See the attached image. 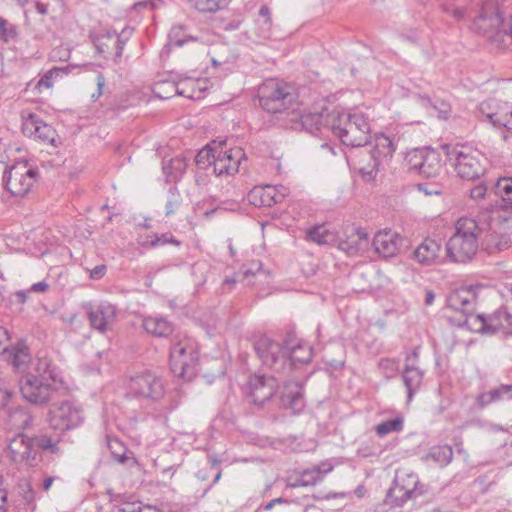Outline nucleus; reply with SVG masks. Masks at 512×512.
I'll return each instance as SVG.
<instances>
[{
  "label": "nucleus",
  "mask_w": 512,
  "mask_h": 512,
  "mask_svg": "<svg viewBox=\"0 0 512 512\" xmlns=\"http://www.w3.org/2000/svg\"><path fill=\"white\" fill-rule=\"evenodd\" d=\"M259 105L268 113L287 110L295 100L292 86L277 79L265 80L257 90Z\"/></svg>",
  "instance_id": "nucleus-10"
},
{
  "label": "nucleus",
  "mask_w": 512,
  "mask_h": 512,
  "mask_svg": "<svg viewBox=\"0 0 512 512\" xmlns=\"http://www.w3.org/2000/svg\"><path fill=\"white\" fill-rule=\"evenodd\" d=\"M7 361L18 371H23L31 362V354L25 343L19 342L5 351Z\"/></svg>",
  "instance_id": "nucleus-31"
},
{
  "label": "nucleus",
  "mask_w": 512,
  "mask_h": 512,
  "mask_svg": "<svg viewBox=\"0 0 512 512\" xmlns=\"http://www.w3.org/2000/svg\"><path fill=\"white\" fill-rule=\"evenodd\" d=\"M289 193V188L284 185H263L253 187L247 198L256 207H272L283 202Z\"/></svg>",
  "instance_id": "nucleus-19"
},
{
  "label": "nucleus",
  "mask_w": 512,
  "mask_h": 512,
  "mask_svg": "<svg viewBox=\"0 0 512 512\" xmlns=\"http://www.w3.org/2000/svg\"><path fill=\"white\" fill-rule=\"evenodd\" d=\"M143 327L149 333L157 337H167L173 332V324L161 316L146 317Z\"/></svg>",
  "instance_id": "nucleus-33"
},
{
  "label": "nucleus",
  "mask_w": 512,
  "mask_h": 512,
  "mask_svg": "<svg viewBox=\"0 0 512 512\" xmlns=\"http://www.w3.org/2000/svg\"><path fill=\"white\" fill-rule=\"evenodd\" d=\"M188 166V159L183 155H178L171 159H163L162 171L167 182H178L182 179Z\"/></svg>",
  "instance_id": "nucleus-30"
},
{
  "label": "nucleus",
  "mask_w": 512,
  "mask_h": 512,
  "mask_svg": "<svg viewBox=\"0 0 512 512\" xmlns=\"http://www.w3.org/2000/svg\"><path fill=\"white\" fill-rule=\"evenodd\" d=\"M164 394L165 385L163 379L150 371L131 377L127 385V396L133 398L156 402L161 400Z\"/></svg>",
  "instance_id": "nucleus-12"
},
{
  "label": "nucleus",
  "mask_w": 512,
  "mask_h": 512,
  "mask_svg": "<svg viewBox=\"0 0 512 512\" xmlns=\"http://www.w3.org/2000/svg\"><path fill=\"white\" fill-rule=\"evenodd\" d=\"M444 148L461 179L475 181L485 174L486 158L478 149L468 145H446Z\"/></svg>",
  "instance_id": "nucleus-8"
},
{
  "label": "nucleus",
  "mask_w": 512,
  "mask_h": 512,
  "mask_svg": "<svg viewBox=\"0 0 512 512\" xmlns=\"http://www.w3.org/2000/svg\"><path fill=\"white\" fill-rule=\"evenodd\" d=\"M65 73V69L54 67L47 71L37 82L36 87L39 91L42 90V88L49 89L53 86V80L57 77H60Z\"/></svg>",
  "instance_id": "nucleus-49"
},
{
  "label": "nucleus",
  "mask_w": 512,
  "mask_h": 512,
  "mask_svg": "<svg viewBox=\"0 0 512 512\" xmlns=\"http://www.w3.org/2000/svg\"><path fill=\"white\" fill-rule=\"evenodd\" d=\"M496 102L494 100L483 101L479 105V119L488 122V115L495 114Z\"/></svg>",
  "instance_id": "nucleus-53"
},
{
  "label": "nucleus",
  "mask_w": 512,
  "mask_h": 512,
  "mask_svg": "<svg viewBox=\"0 0 512 512\" xmlns=\"http://www.w3.org/2000/svg\"><path fill=\"white\" fill-rule=\"evenodd\" d=\"M281 404L284 409L299 413L304 407L302 387L298 383H289L281 395Z\"/></svg>",
  "instance_id": "nucleus-29"
},
{
  "label": "nucleus",
  "mask_w": 512,
  "mask_h": 512,
  "mask_svg": "<svg viewBox=\"0 0 512 512\" xmlns=\"http://www.w3.org/2000/svg\"><path fill=\"white\" fill-rule=\"evenodd\" d=\"M326 123L331 133L346 146H367L371 138L370 123L362 113L350 114L334 109L327 114Z\"/></svg>",
  "instance_id": "nucleus-6"
},
{
  "label": "nucleus",
  "mask_w": 512,
  "mask_h": 512,
  "mask_svg": "<svg viewBox=\"0 0 512 512\" xmlns=\"http://www.w3.org/2000/svg\"><path fill=\"white\" fill-rule=\"evenodd\" d=\"M22 396L32 404H45L64 389L61 372L46 351L36 355L34 373H26L19 380Z\"/></svg>",
  "instance_id": "nucleus-3"
},
{
  "label": "nucleus",
  "mask_w": 512,
  "mask_h": 512,
  "mask_svg": "<svg viewBox=\"0 0 512 512\" xmlns=\"http://www.w3.org/2000/svg\"><path fill=\"white\" fill-rule=\"evenodd\" d=\"M419 191H423L425 195H437L440 194V189L438 186L433 185L432 188H427L426 184H418L417 185Z\"/></svg>",
  "instance_id": "nucleus-64"
},
{
  "label": "nucleus",
  "mask_w": 512,
  "mask_h": 512,
  "mask_svg": "<svg viewBox=\"0 0 512 512\" xmlns=\"http://www.w3.org/2000/svg\"><path fill=\"white\" fill-rule=\"evenodd\" d=\"M481 285L463 286L453 291L448 297V307L460 311L465 319L461 325L482 334L512 335V314L506 307H500L492 314H474V306Z\"/></svg>",
  "instance_id": "nucleus-1"
},
{
  "label": "nucleus",
  "mask_w": 512,
  "mask_h": 512,
  "mask_svg": "<svg viewBox=\"0 0 512 512\" xmlns=\"http://www.w3.org/2000/svg\"><path fill=\"white\" fill-rule=\"evenodd\" d=\"M444 11L451 15L456 20H462L466 15V9L463 7H457L453 3H447L443 5Z\"/></svg>",
  "instance_id": "nucleus-54"
},
{
  "label": "nucleus",
  "mask_w": 512,
  "mask_h": 512,
  "mask_svg": "<svg viewBox=\"0 0 512 512\" xmlns=\"http://www.w3.org/2000/svg\"><path fill=\"white\" fill-rule=\"evenodd\" d=\"M442 246L432 238H425L413 251V258L421 265H437L442 262Z\"/></svg>",
  "instance_id": "nucleus-24"
},
{
  "label": "nucleus",
  "mask_w": 512,
  "mask_h": 512,
  "mask_svg": "<svg viewBox=\"0 0 512 512\" xmlns=\"http://www.w3.org/2000/svg\"><path fill=\"white\" fill-rule=\"evenodd\" d=\"M398 142L399 138L395 135L388 136L383 133L376 134L372 142L369 140L367 145H369L372 155H367V157L373 159V164L370 166V173L379 171L381 168L388 165L397 149Z\"/></svg>",
  "instance_id": "nucleus-18"
},
{
  "label": "nucleus",
  "mask_w": 512,
  "mask_h": 512,
  "mask_svg": "<svg viewBox=\"0 0 512 512\" xmlns=\"http://www.w3.org/2000/svg\"><path fill=\"white\" fill-rule=\"evenodd\" d=\"M141 502L138 501H122L115 504L111 512H140Z\"/></svg>",
  "instance_id": "nucleus-52"
},
{
  "label": "nucleus",
  "mask_w": 512,
  "mask_h": 512,
  "mask_svg": "<svg viewBox=\"0 0 512 512\" xmlns=\"http://www.w3.org/2000/svg\"><path fill=\"white\" fill-rule=\"evenodd\" d=\"M17 36L16 28L10 25L7 20L0 17V39L9 42Z\"/></svg>",
  "instance_id": "nucleus-50"
},
{
  "label": "nucleus",
  "mask_w": 512,
  "mask_h": 512,
  "mask_svg": "<svg viewBox=\"0 0 512 512\" xmlns=\"http://www.w3.org/2000/svg\"><path fill=\"white\" fill-rule=\"evenodd\" d=\"M218 144H209L201 149L195 156V163L201 170H213V162L216 156V149Z\"/></svg>",
  "instance_id": "nucleus-39"
},
{
  "label": "nucleus",
  "mask_w": 512,
  "mask_h": 512,
  "mask_svg": "<svg viewBox=\"0 0 512 512\" xmlns=\"http://www.w3.org/2000/svg\"><path fill=\"white\" fill-rule=\"evenodd\" d=\"M166 244H173L175 246H179L180 241H178L171 233L167 232L161 235L153 234L147 236L146 240L142 242L143 246L150 248L164 246Z\"/></svg>",
  "instance_id": "nucleus-45"
},
{
  "label": "nucleus",
  "mask_w": 512,
  "mask_h": 512,
  "mask_svg": "<svg viewBox=\"0 0 512 512\" xmlns=\"http://www.w3.org/2000/svg\"><path fill=\"white\" fill-rule=\"evenodd\" d=\"M198 344L192 337H179L170 348V370L175 377L191 381L197 374Z\"/></svg>",
  "instance_id": "nucleus-9"
},
{
  "label": "nucleus",
  "mask_w": 512,
  "mask_h": 512,
  "mask_svg": "<svg viewBox=\"0 0 512 512\" xmlns=\"http://www.w3.org/2000/svg\"><path fill=\"white\" fill-rule=\"evenodd\" d=\"M11 507L16 512H34L36 510L35 492L29 480H19L12 495Z\"/></svg>",
  "instance_id": "nucleus-23"
},
{
  "label": "nucleus",
  "mask_w": 512,
  "mask_h": 512,
  "mask_svg": "<svg viewBox=\"0 0 512 512\" xmlns=\"http://www.w3.org/2000/svg\"><path fill=\"white\" fill-rule=\"evenodd\" d=\"M21 130L24 136L43 144L55 145L56 131L44 122L40 115L30 111L21 112Z\"/></svg>",
  "instance_id": "nucleus-17"
},
{
  "label": "nucleus",
  "mask_w": 512,
  "mask_h": 512,
  "mask_svg": "<svg viewBox=\"0 0 512 512\" xmlns=\"http://www.w3.org/2000/svg\"><path fill=\"white\" fill-rule=\"evenodd\" d=\"M270 275L262 268L260 262L252 263L250 268L239 271L235 277H226L224 285H233L237 281H245L247 285H255L257 282H268Z\"/></svg>",
  "instance_id": "nucleus-27"
},
{
  "label": "nucleus",
  "mask_w": 512,
  "mask_h": 512,
  "mask_svg": "<svg viewBox=\"0 0 512 512\" xmlns=\"http://www.w3.org/2000/svg\"><path fill=\"white\" fill-rule=\"evenodd\" d=\"M472 3L478 8L472 30L499 47L507 48L512 45V15L506 23L498 0H472Z\"/></svg>",
  "instance_id": "nucleus-4"
},
{
  "label": "nucleus",
  "mask_w": 512,
  "mask_h": 512,
  "mask_svg": "<svg viewBox=\"0 0 512 512\" xmlns=\"http://www.w3.org/2000/svg\"><path fill=\"white\" fill-rule=\"evenodd\" d=\"M419 479L414 473H397L394 484L387 492L386 503L401 507L407 500L422 494L418 488Z\"/></svg>",
  "instance_id": "nucleus-13"
},
{
  "label": "nucleus",
  "mask_w": 512,
  "mask_h": 512,
  "mask_svg": "<svg viewBox=\"0 0 512 512\" xmlns=\"http://www.w3.org/2000/svg\"><path fill=\"white\" fill-rule=\"evenodd\" d=\"M419 348H414L405 357V366L402 371V379L407 389V401L410 402L413 396L420 390L423 383L425 371L418 367Z\"/></svg>",
  "instance_id": "nucleus-20"
},
{
  "label": "nucleus",
  "mask_w": 512,
  "mask_h": 512,
  "mask_svg": "<svg viewBox=\"0 0 512 512\" xmlns=\"http://www.w3.org/2000/svg\"><path fill=\"white\" fill-rule=\"evenodd\" d=\"M257 26H258V35L262 39H269L271 37V29H272V18L271 11L268 6L262 5L259 9L258 18H257Z\"/></svg>",
  "instance_id": "nucleus-41"
},
{
  "label": "nucleus",
  "mask_w": 512,
  "mask_h": 512,
  "mask_svg": "<svg viewBox=\"0 0 512 512\" xmlns=\"http://www.w3.org/2000/svg\"><path fill=\"white\" fill-rule=\"evenodd\" d=\"M107 271V267L104 264L97 265L94 268L89 270V277L92 280H100L102 279Z\"/></svg>",
  "instance_id": "nucleus-57"
},
{
  "label": "nucleus",
  "mask_w": 512,
  "mask_h": 512,
  "mask_svg": "<svg viewBox=\"0 0 512 512\" xmlns=\"http://www.w3.org/2000/svg\"><path fill=\"white\" fill-rule=\"evenodd\" d=\"M410 170L426 178H435L443 172L442 159L434 149H415L408 157Z\"/></svg>",
  "instance_id": "nucleus-14"
},
{
  "label": "nucleus",
  "mask_w": 512,
  "mask_h": 512,
  "mask_svg": "<svg viewBox=\"0 0 512 512\" xmlns=\"http://www.w3.org/2000/svg\"><path fill=\"white\" fill-rule=\"evenodd\" d=\"M254 350L262 365L278 374H286L297 364L312 359V350L294 335L288 334L283 343L262 335L254 342Z\"/></svg>",
  "instance_id": "nucleus-2"
},
{
  "label": "nucleus",
  "mask_w": 512,
  "mask_h": 512,
  "mask_svg": "<svg viewBox=\"0 0 512 512\" xmlns=\"http://www.w3.org/2000/svg\"><path fill=\"white\" fill-rule=\"evenodd\" d=\"M42 450L57 453L58 441L47 436L28 437L24 433H18L9 440L7 446L9 459L16 464L27 466H35L38 463Z\"/></svg>",
  "instance_id": "nucleus-7"
},
{
  "label": "nucleus",
  "mask_w": 512,
  "mask_h": 512,
  "mask_svg": "<svg viewBox=\"0 0 512 512\" xmlns=\"http://www.w3.org/2000/svg\"><path fill=\"white\" fill-rule=\"evenodd\" d=\"M196 85L197 82L191 78H186L185 80L180 81L179 83L160 81L154 85L153 92L158 98L169 99V95H163L161 92V90L165 86H168L169 88H171V90L175 91L176 95L184 96L189 99H194L198 98L201 93L200 87L198 89H195Z\"/></svg>",
  "instance_id": "nucleus-26"
},
{
  "label": "nucleus",
  "mask_w": 512,
  "mask_h": 512,
  "mask_svg": "<svg viewBox=\"0 0 512 512\" xmlns=\"http://www.w3.org/2000/svg\"><path fill=\"white\" fill-rule=\"evenodd\" d=\"M510 399H512V385L501 384L489 391L480 393L476 397L475 405L478 409H483L492 403Z\"/></svg>",
  "instance_id": "nucleus-28"
},
{
  "label": "nucleus",
  "mask_w": 512,
  "mask_h": 512,
  "mask_svg": "<svg viewBox=\"0 0 512 512\" xmlns=\"http://www.w3.org/2000/svg\"><path fill=\"white\" fill-rule=\"evenodd\" d=\"M132 33L131 28H124L120 34H118L115 30L114 31H108L107 37L109 39H115V45H116V52L115 56L120 58L123 53L124 46L129 39L130 35Z\"/></svg>",
  "instance_id": "nucleus-48"
},
{
  "label": "nucleus",
  "mask_w": 512,
  "mask_h": 512,
  "mask_svg": "<svg viewBox=\"0 0 512 512\" xmlns=\"http://www.w3.org/2000/svg\"><path fill=\"white\" fill-rule=\"evenodd\" d=\"M182 25L173 26L168 34L169 44L175 47H182L190 41H197V37L186 35Z\"/></svg>",
  "instance_id": "nucleus-44"
},
{
  "label": "nucleus",
  "mask_w": 512,
  "mask_h": 512,
  "mask_svg": "<svg viewBox=\"0 0 512 512\" xmlns=\"http://www.w3.org/2000/svg\"><path fill=\"white\" fill-rule=\"evenodd\" d=\"M488 224L476 219L461 217L455 224V232L446 243V257L454 263L471 261L478 251V240Z\"/></svg>",
  "instance_id": "nucleus-5"
},
{
  "label": "nucleus",
  "mask_w": 512,
  "mask_h": 512,
  "mask_svg": "<svg viewBox=\"0 0 512 512\" xmlns=\"http://www.w3.org/2000/svg\"><path fill=\"white\" fill-rule=\"evenodd\" d=\"M278 381L274 376L253 375L249 378V395L254 404L262 406L270 400L276 392Z\"/></svg>",
  "instance_id": "nucleus-21"
},
{
  "label": "nucleus",
  "mask_w": 512,
  "mask_h": 512,
  "mask_svg": "<svg viewBox=\"0 0 512 512\" xmlns=\"http://www.w3.org/2000/svg\"><path fill=\"white\" fill-rule=\"evenodd\" d=\"M83 422L82 409L73 402L64 401L54 405L49 411V424L55 430L75 429Z\"/></svg>",
  "instance_id": "nucleus-15"
},
{
  "label": "nucleus",
  "mask_w": 512,
  "mask_h": 512,
  "mask_svg": "<svg viewBox=\"0 0 512 512\" xmlns=\"http://www.w3.org/2000/svg\"><path fill=\"white\" fill-rule=\"evenodd\" d=\"M486 248L492 253L494 251H503L510 247L511 238L506 233L491 231L484 237Z\"/></svg>",
  "instance_id": "nucleus-37"
},
{
  "label": "nucleus",
  "mask_w": 512,
  "mask_h": 512,
  "mask_svg": "<svg viewBox=\"0 0 512 512\" xmlns=\"http://www.w3.org/2000/svg\"><path fill=\"white\" fill-rule=\"evenodd\" d=\"M106 79L102 73H98L96 76L97 90L92 94V98L98 99L103 94V88L105 86Z\"/></svg>",
  "instance_id": "nucleus-60"
},
{
  "label": "nucleus",
  "mask_w": 512,
  "mask_h": 512,
  "mask_svg": "<svg viewBox=\"0 0 512 512\" xmlns=\"http://www.w3.org/2000/svg\"><path fill=\"white\" fill-rule=\"evenodd\" d=\"M403 239L392 231L378 232L373 239V247L383 258H391L398 254Z\"/></svg>",
  "instance_id": "nucleus-25"
},
{
  "label": "nucleus",
  "mask_w": 512,
  "mask_h": 512,
  "mask_svg": "<svg viewBox=\"0 0 512 512\" xmlns=\"http://www.w3.org/2000/svg\"><path fill=\"white\" fill-rule=\"evenodd\" d=\"M207 460L211 469H215L217 471L213 480V484H215L220 480L222 475V471L220 469L222 460L216 454H208Z\"/></svg>",
  "instance_id": "nucleus-55"
},
{
  "label": "nucleus",
  "mask_w": 512,
  "mask_h": 512,
  "mask_svg": "<svg viewBox=\"0 0 512 512\" xmlns=\"http://www.w3.org/2000/svg\"><path fill=\"white\" fill-rule=\"evenodd\" d=\"M118 309L115 305L107 301H102L94 309L88 312L91 326L101 333L112 329L116 322Z\"/></svg>",
  "instance_id": "nucleus-22"
},
{
  "label": "nucleus",
  "mask_w": 512,
  "mask_h": 512,
  "mask_svg": "<svg viewBox=\"0 0 512 512\" xmlns=\"http://www.w3.org/2000/svg\"><path fill=\"white\" fill-rule=\"evenodd\" d=\"M493 192L505 202V207L512 209V176L498 178L493 186Z\"/></svg>",
  "instance_id": "nucleus-38"
},
{
  "label": "nucleus",
  "mask_w": 512,
  "mask_h": 512,
  "mask_svg": "<svg viewBox=\"0 0 512 512\" xmlns=\"http://www.w3.org/2000/svg\"><path fill=\"white\" fill-rule=\"evenodd\" d=\"M11 504L8 502V492L2 488V479L0 478V512H8Z\"/></svg>",
  "instance_id": "nucleus-58"
},
{
  "label": "nucleus",
  "mask_w": 512,
  "mask_h": 512,
  "mask_svg": "<svg viewBox=\"0 0 512 512\" xmlns=\"http://www.w3.org/2000/svg\"><path fill=\"white\" fill-rule=\"evenodd\" d=\"M364 147V149L359 150L355 155H350L349 160L353 163L355 168H357L363 176H368L372 178L376 176L378 171L370 173V166H372L373 164V159H370L369 157H367V155H372V151L369 149V147Z\"/></svg>",
  "instance_id": "nucleus-35"
},
{
  "label": "nucleus",
  "mask_w": 512,
  "mask_h": 512,
  "mask_svg": "<svg viewBox=\"0 0 512 512\" xmlns=\"http://www.w3.org/2000/svg\"><path fill=\"white\" fill-rule=\"evenodd\" d=\"M232 0H189V4L202 14H214L226 9Z\"/></svg>",
  "instance_id": "nucleus-36"
},
{
  "label": "nucleus",
  "mask_w": 512,
  "mask_h": 512,
  "mask_svg": "<svg viewBox=\"0 0 512 512\" xmlns=\"http://www.w3.org/2000/svg\"><path fill=\"white\" fill-rule=\"evenodd\" d=\"M330 113L331 111L327 109H323L319 113H305L301 116L302 125L310 133L330 131V127L326 123L327 114Z\"/></svg>",
  "instance_id": "nucleus-32"
},
{
  "label": "nucleus",
  "mask_w": 512,
  "mask_h": 512,
  "mask_svg": "<svg viewBox=\"0 0 512 512\" xmlns=\"http://www.w3.org/2000/svg\"><path fill=\"white\" fill-rule=\"evenodd\" d=\"M49 285L46 281H40L34 283L28 291L36 292V293H44L48 290Z\"/></svg>",
  "instance_id": "nucleus-63"
},
{
  "label": "nucleus",
  "mask_w": 512,
  "mask_h": 512,
  "mask_svg": "<svg viewBox=\"0 0 512 512\" xmlns=\"http://www.w3.org/2000/svg\"><path fill=\"white\" fill-rule=\"evenodd\" d=\"M339 248L346 252L348 255L353 256L356 255L363 246L360 245L359 241H356L353 236L350 237V239L345 241H340Z\"/></svg>",
  "instance_id": "nucleus-51"
},
{
  "label": "nucleus",
  "mask_w": 512,
  "mask_h": 512,
  "mask_svg": "<svg viewBox=\"0 0 512 512\" xmlns=\"http://www.w3.org/2000/svg\"><path fill=\"white\" fill-rule=\"evenodd\" d=\"M39 178V170L28 161H17L7 168L2 182L7 191L14 196L28 194Z\"/></svg>",
  "instance_id": "nucleus-11"
},
{
  "label": "nucleus",
  "mask_w": 512,
  "mask_h": 512,
  "mask_svg": "<svg viewBox=\"0 0 512 512\" xmlns=\"http://www.w3.org/2000/svg\"><path fill=\"white\" fill-rule=\"evenodd\" d=\"M301 476L303 478V481L307 482V486H313L318 481L321 480V476L315 474L314 471H304V473Z\"/></svg>",
  "instance_id": "nucleus-61"
},
{
  "label": "nucleus",
  "mask_w": 512,
  "mask_h": 512,
  "mask_svg": "<svg viewBox=\"0 0 512 512\" xmlns=\"http://www.w3.org/2000/svg\"><path fill=\"white\" fill-rule=\"evenodd\" d=\"M378 369L386 379H392L399 372V361L394 358H382L378 362Z\"/></svg>",
  "instance_id": "nucleus-46"
},
{
  "label": "nucleus",
  "mask_w": 512,
  "mask_h": 512,
  "mask_svg": "<svg viewBox=\"0 0 512 512\" xmlns=\"http://www.w3.org/2000/svg\"><path fill=\"white\" fill-rule=\"evenodd\" d=\"M305 239L319 245L335 242V234L325 224H318L306 230Z\"/></svg>",
  "instance_id": "nucleus-34"
},
{
  "label": "nucleus",
  "mask_w": 512,
  "mask_h": 512,
  "mask_svg": "<svg viewBox=\"0 0 512 512\" xmlns=\"http://www.w3.org/2000/svg\"><path fill=\"white\" fill-rule=\"evenodd\" d=\"M452 457L453 450L449 445L433 446L428 453V458L441 467L448 465L451 462Z\"/></svg>",
  "instance_id": "nucleus-42"
},
{
  "label": "nucleus",
  "mask_w": 512,
  "mask_h": 512,
  "mask_svg": "<svg viewBox=\"0 0 512 512\" xmlns=\"http://www.w3.org/2000/svg\"><path fill=\"white\" fill-rule=\"evenodd\" d=\"M352 236L360 242L361 246L368 241V234L363 228H357Z\"/></svg>",
  "instance_id": "nucleus-62"
},
{
  "label": "nucleus",
  "mask_w": 512,
  "mask_h": 512,
  "mask_svg": "<svg viewBox=\"0 0 512 512\" xmlns=\"http://www.w3.org/2000/svg\"><path fill=\"white\" fill-rule=\"evenodd\" d=\"M487 194V187L484 184H479L470 189V198L475 201L484 199Z\"/></svg>",
  "instance_id": "nucleus-56"
},
{
  "label": "nucleus",
  "mask_w": 512,
  "mask_h": 512,
  "mask_svg": "<svg viewBox=\"0 0 512 512\" xmlns=\"http://www.w3.org/2000/svg\"><path fill=\"white\" fill-rule=\"evenodd\" d=\"M242 161H246V155L242 148H227L219 143L213 162V173L218 177L233 176L239 172Z\"/></svg>",
  "instance_id": "nucleus-16"
},
{
  "label": "nucleus",
  "mask_w": 512,
  "mask_h": 512,
  "mask_svg": "<svg viewBox=\"0 0 512 512\" xmlns=\"http://www.w3.org/2000/svg\"><path fill=\"white\" fill-rule=\"evenodd\" d=\"M182 204V197L180 192L175 186H172L168 190L167 201L165 205V214L170 216L174 214Z\"/></svg>",
  "instance_id": "nucleus-47"
},
{
  "label": "nucleus",
  "mask_w": 512,
  "mask_h": 512,
  "mask_svg": "<svg viewBox=\"0 0 512 512\" xmlns=\"http://www.w3.org/2000/svg\"><path fill=\"white\" fill-rule=\"evenodd\" d=\"M9 333L6 328L0 326V353H4L9 348Z\"/></svg>",
  "instance_id": "nucleus-59"
},
{
  "label": "nucleus",
  "mask_w": 512,
  "mask_h": 512,
  "mask_svg": "<svg viewBox=\"0 0 512 512\" xmlns=\"http://www.w3.org/2000/svg\"><path fill=\"white\" fill-rule=\"evenodd\" d=\"M404 418L401 415L393 419L383 421L376 425L375 432L379 437H384L390 433H398L403 430Z\"/></svg>",
  "instance_id": "nucleus-43"
},
{
  "label": "nucleus",
  "mask_w": 512,
  "mask_h": 512,
  "mask_svg": "<svg viewBox=\"0 0 512 512\" xmlns=\"http://www.w3.org/2000/svg\"><path fill=\"white\" fill-rule=\"evenodd\" d=\"M488 122L495 128L512 130V110L506 107H497L495 114L488 115Z\"/></svg>",
  "instance_id": "nucleus-40"
}]
</instances>
